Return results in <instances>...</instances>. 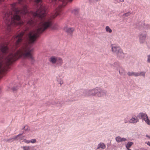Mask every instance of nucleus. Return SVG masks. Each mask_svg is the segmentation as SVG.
Listing matches in <instances>:
<instances>
[{
    "label": "nucleus",
    "mask_w": 150,
    "mask_h": 150,
    "mask_svg": "<svg viewBox=\"0 0 150 150\" xmlns=\"http://www.w3.org/2000/svg\"><path fill=\"white\" fill-rule=\"evenodd\" d=\"M96 88L85 91L83 92V95L85 96H96Z\"/></svg>",
    "instance_id": "obj_5"
},
{
    "label": "nucleus",
    "mask_w": 150,
    "mask_h": 150,
    "mask_svg": "<svg viewBox=\"0 0 150 150\" xmlns=\"http://www.w3.org/2000/svg\"><path fill=\"white\" fill-rule=\"evenodd\" d=\"M106 31L108 32L109 33H111L112 32V30L110 28L109 26H107L105 27Z\"/></svg>",
    "instance_id": "obj_21"
},
{
    "label": "nucleus",
    "mask_w": 150,
    "mask_h": 150,
    "mask_svg": "<svg viewBox=\"0 0 150 150\" xmlns=\"http://www.w3.org/2000/svg\"><path fill=\"white\" fill-rule=\"evenodd\" d=\"M64 29L66 32L70 35H71L75 30L74 28H67V27L65 28Z\"/></svg>",
    "instance_id": "obj_11"
},
{
    "label": "nucleus",
    "mask_w": 150,
    "mask_h": 150,
    "mask_svg": "<svg viewBox=\"0 0 150 150\" xmlns=\"http://www.w3.org/2000/svg\"><path fill=\"white\" fill-rule=\"evenodd\" d=\"M127 149V150H131L130 149H129V148H128V149Z\"/></svg>",
    "instance_id": "obj_42"
},
{
    "label": "nucleus",
    "mask_w": 150,
    "mask_h": 150,
    "mask_svg": "<svg viewBox=\"0 0 150 150\" xmlns=\"http://www.w3.org/2000/svg\"><path fill=\"white\" fill-rule=\"evenodd\" d=\"M131 14V13L130 12H128L124 14L122 16H124L125 17H128Z\"/></svg>",
    "instance_id": "obj_22"
},
{
    "label": "nucleus",
    "mask_w": 150,
    "mask_h": 150,
    "mask_svg": "<svg viewBox=\"0 0 150 150\" xmlns=\"http://www.w3.org/2000/svg\"><path fill=\"white\" fill-rule=\"evenodd\" d=\"M146 72L145 71H141L138 72H130L128 71L127 74L129 76L137 77L139 76H142L145 77Z\"/></svg>",
    "instance_id": "obj_6"
},
{
    "label": "nucleus",
    "mask_w": 150,
    "mask_h": 150,
    "mask_svg": "<svg viewBox=\"0 0 150 150\" xmlns=\"http://www.w3.org/2000/svg\"><path fill=\"white\" fill-rule=\"evenodd\" d=\"M137 121V117H133L132 118L129 120V122L130 123H136Z\"/></svg>",
    "instance_id": "obj_18"
},
{
    "label": "nucleus",
    "mask_w": 150,
    "mask_h": 150,
    "mask_svg": "<svg viewBox=\"0 0 150 150\" xmlns=\"http://www.w3.org/2000/svg\"><path fill=\"white\" fill-rule=\"evenodd\" d=\"M28 127L27 125L24 126L22 129H24L25 131H27L28 130Z\"/></svg>",
    "instance_id": "obj_29"
},
{
    "label": "nucleus",
    "mask_w": 150,
    "mask_h": 150,
    "mask_svg": "<svg viewBox=\"0 0 150 150\" xmlns=\"http://www.w3.org/2000/svg\"><path fill=\"white\" fill-rule=\"evenodd\" d=\"M147 62L148 63H150V54L147 55Z\"/></svg>",
    "instance_id": "obj_28"
},
{
    "label": "nucleus",
    "mask_w": 150,
    "mask_h": 150,
    "mask_svg": "<svg viewBox=\"0 0 150 150\" xmlns=\"http://www.w3.org/2000/svg\"><path fill=\"white\" fill-rule=\"evenodd\" d=\"M52 29L55 30L56 29V27H52Z\"/></svg>",
    "instance_id": "obj_38"
},
{
    "label": "nucleus",
    "mask_w": 150,
    "mask_h": 150,
    "mask_svg": "<svg viewBox=\"0 0 150 150\" xmlns=\"http://www.w3.org/2000/svg\"><path fill=\"white\" fill-rule=\"evenodd\" d=\"M119 71V74L121 76H124L125 75L126 72L125 69L121 66L117 70Z\"/></svg>",
    "instance_id": "obj_12"
},
{
    "label": "nucleus",
    "mask_w": 150,
    "mask_h": 150,
    "mask_svg": "<svg viewBox=\"0 0 150 150\" xmlns=\"http://www.w3.org/2000/svg\"><path fill=\"white\" fill-rule=\"evenodd\" d=\"M134 143L132 142H128L126 145V148L127 149L129 148Z\"/></svg>",
    "instance_id": "obj_19"
},
{
    "label": "nucleus",
    "mask_w": 150,
    "mask_h": 150,
    "mask_svg": "<svg viewBox=\"0 0 150 150\" xmlns=\"http://www.w3.org/2000/svg\"><path fill=\"white\" fill-rule=\"evenodd\" d=\"M96 96L99 97L105 95L107 93L105 90L98 88H96Z\"/></svg>",
    "instance_id": "obj_8"
},
{
    "label": "nucleus",
    "mask_w": 150,
    "mask_h": 150,
    "mask_svg": "<svg viewBox=\"0 0 150 150\" xmlns=\"http://www.w3.org/2000/svg\"><path fill=\"white\" fill-rule=\"evenodd\" d=\"M63 103L62 102L57 101L54 103L53 104L56 105L58 108H60L62 106Z\"/></svg>",
    "instance_id": "obj_15"
},
{
    "label": "nucleus",
    "mask_w": 150,
    "mask_h": 150,
    "mask_svg": "<svg viewBox=\"0 0 150 150\" xmlns=\"http://www.w3.org/2000/svg\"><path fill=\"white\" fill-rule=\"evenodd\" d=\"M136 27L139 30L143 29L148 30L150 29V24L145 23L143 22H139L137 23Z\"/></svg>",
    "instance_id": "obj_4"
},
{
    "label": "nucleus",
    "mask_w": 150,
    "mask_h": 150,
    "mask_svg": "<svg viewBox=\"0 0 150 150\" xmlns=\"http://www.w3.org/2000/svg\"><path fill=\"white\" fill-rule=\"evenodd\" d=\"M111 46L112 52L116 54L117 58L122 59L124 57V54L119 46L115 44H112Z\"/></svg>",
    "instance_id": "obj_2"
},
{
    "label": "nucleus",
    "mask_w": 150,
    "mask_h": 150,
    "mask_svg": "<svg viewBox=\"0 0 150 150\" xmlns=\"http://www.w3.org/2000/svg\"><path fill=\"white\" fill-rule=\"evenodd\" d=\"M18 3L23 6L21 10L18 9L16 7V4L11 5V10L8 11L5 13L4 17V22L6 25L7 31H11V27L16 25H24L23 31L11 38V42H13L15 47L20 45H23L20 49L16 52L10 53L8 56H3L2 58L5 60L7 65H9L17 59L21 55L25 57L30 59L32 62H34L32 55V49L30 47L31 43H33L38 37V34L41 33L52 24V19L59 14L61 11V6L56 9L54 14L49 16H46V7L40 4V6L36 12L32 13V18L26 22H24L21 18V16L24 17L29 15L28 11V6L26 5V0H18Z\"/></svg>",
    "instance_id": "obj_1"
},
{
    "label": "nucleus",
    "mask_w": 150,
    "mask_h": 150,
    "mask_svg": "<svg viewBox=\"0 0 150 150\" xmlns=\"http://www.w3.org/2000/svg\"><path fill=\"white\" fill-rule=\"evenodd\" d=\"M147 35V32L145 30L142 31L139 33L138 37L140 44H143L145 42Z\"/></svg>",
    "instance_id": "obj_3"
},
{
    "label": "nucleus",
    "mask_w": 150,
    "mask_h": 150,
    "mask_svg": "<svg viewBox=\"0 0 150 150\" xmlns=\"http://www.w3.org/2000/svg\"><path fill=\"white\" fill-rule=\"evenodd\" d=\"M35 1L36 3L39 4L41 2V0H35Z\"/></svg>",
    "instance_id": "obj_35"
},
{
    "label": "nucleus",
    "mask_w": 150,
    "mask_h": 150,
    "mask_svg": "<svg viewBox=\"0 0 150 150\" xmlns=\"http://www.w3.org/2000/svg\"><path fill=\"white\" fill-rule=\"evenodd\" d=\"M30 142L32 143H34L36 142V139H33L30 140Z\"/></svg>",
    "instance_id": "obj_27"
},
{
    "label": "nucleus",
    "mask_w": 150,
    "mask_h": 150,
    "mask_svg": "<svg viewBox=\"0 0 150 150\" xmlns=\"http://www.w3.org/2000/svg\"><path fill=\"white\" fill-rule=\"evenodd\" d=\"M49 61L52 64H54L56 63L57 62V58H56L54 57H52L50 58Z\"/></svg>",
    "instance_id": "obj_17"
},
{
    "label": "nucleus",
    "mask_w": 150,
    "mask_h": 150,
    "mask_svg": "<svg viewBox=\"0 0 150 150\" xmlns=\"http://www.w3.org/2000/svg\"><path fill=\"white\" fill-rule=\"evenodd\" d=\"M57 80L61 85L63 83V81L61 79L58 78L57 79Z\"/></svg>",
    "instance_id": "obj_24"
},
{
    "label": "nucleus",
    "mask_w": 150,
    "mask_h": 150,
    "mask_svg": "<svg viewBox=\"0 0 150 150\" xmlns=\"http://www.w3.org/2000/svg\"><path fill=\"white\" fill-rule=\"evenodd\" d=\"M124 1V0H121V2H123Z\"/></svg>",
    "instance_id": "obj_41"
},
{
    "label": "nucleus",
    "mask_w": 150,
    "mask_h": 150,
    "mask_svg": "<svg viewBox=\"0 0 150 150\" xmlns=\"http://www.w3.org/2000/svg\"><path fill=\"white\" fill-rule=\"evenodd\" d=\"M111 65L115 68L117 70L118 69H118L120 66H121L120 64L117 62H115L113 64H111Z\"/></svg>",
    "instance_id": "obj_13"
},
{
    "label": "nucleus",
    "mask_w": 150,
    "mask_h": 150,
    "mask_svg": "<svg viewBox=\"0 0 150 150\" xmlns=\"http://www.w3.org/2000/svg\"><path fill=\"white\" fill-rule=\"evenodd\" d=\"M57 62L58 64H60V65L62 64L63 63L62 59L60 58H57Z\"/></svg>",
    "instance_id": "obj_20"
},
{
    "label": "nucleus",
    "mask_w": 150,
    "mask_h": 150,
    "mask_svg": "<svg viewBox=\"0 0 150 150\" xmlns=\"http://www.w3.org/2000/svg\"><path fill=\"white\" fill-rule=\"evenodd\" d=\"M23 133H24V132H23L22 133L20 134H18V135L13 137L11 138H9V139H4V140L6 142L11 143V142L14 141L18 140V138L20 136L22 135Z\"/></svg>",
    "instance_id": "obj_10"
},
{
    "label": "nucleus",
    "mask_w": 150,
    "mask_h": 150,
    "mask_svg": "<svg viewBox=\"0 0 150 150\" xmlns=\"http://www.w3.org/2000/svg\"><path fill=\"white\" fill-rule=\"evenodd\" d=\"M17 88L15 87H13L12 88V90L13 92H14L16 91L17 89Z\"/></svg>",
    "instance_id": "obj_31"
},
{
    "label": "nucleus",
    "mask_w": 150,
    "mask_h": 150,
    "mask_svg": "<svg viewBox=\"0 0 150 150\" xmlns=\"http://www.w3.org/2000/svg\"><path fill=\"white\" fill-rule=\"evenodd\" d=\"M79 9H75L72 11V12L78 18H79Z\"/></svg>",
    "instance_id": "obj_14"
},
{
    "label": "nucleus",
    "mask_w": 150,
    "mask_h": 150,
    "mask_svg": "<svg viewBox=\"0 0 150 150\" xmlns=\"http://www.w3.org/2000/svg\"><path fill=\"white\" fill-rule=\"evenodd\" d=\"M145 143L149 145V146H150V142H146Z\"/></svg>",
    "instance_id": "obj_37"
},
{
    "label": "nucleus",
    "mask_w": 150,
    "mask_h": 150,
    "mask_svg": "<svg viewBox=\"0 0 150 150\" xmlns=\"http://www.w3.org/2000/svg\"><path fill=\"white\" fill-rule=\"evenodd\" d=\"M120 139H121V137L119 136L115 138L117 142H120Z\"/></svg>",
    "instance_id": "obj_26"
},
{
    "label": "nucleus",
    "mask_w": 150,
    "mask_h": 150,
    "mask_svg": "<svg viewBox=\"0 0 150 150\" xmlns=\"http://www.w3.org/2000/svg\"><path fill=\"white\" fill-rule=\"evenodd\" d=\"M23 141L24 142L26 143L27 144H28L30 143V140H28L26 139H24Z\"/></svg>",
    "instance_id": "obj_33"
},
{
    "label": "nucleus",
    "mask_w": 150,
    "mask_h": 150,
    "mask_svg": "<svg viewBox=\"0 0 150 150\" xmlns=\"http://www.w3.org/2000/svg\"><path fill=\"white\" fill-rule=\"evenodd\" d=\"M144 150H146V149H144Z\"/></svg>",
    "instance_id": "obj_43"
},
{
    "label": "nucleus",
    "mask_w": 150,
    "mask_h": 150,
    "mask_svg": "<svg viewBox=\"0 0 150 150\" xmlns=\"http://www.w3.org/2000/svg\"><path fill=\"white\" fill-rule=\"evenodd\" d=\"M137 117L140 119H143L148 125H150L149 120L146 114L143 112L140 113L138 115Z\"/></svg>",
    "instance_id": "obj_7"
},
{
    "label": "nucleus",
    "mask_w": 150,
    "mask_h": 150,
    "mask_svg": "<svg viewBox=\"0 0 150 150\" xmlns=\"http://www.w3.org/2000/svg\"><path fill=\"white\" fill-rule=\"evenodd\" d=\"M74 100H72V99H68L66 101L67 102H73V101H74Z\"/></svg>",
    "instance_id": "obj_30"
},
{
    "label": "nucleus",
    "mask_w": 150,
    "mask_h": 150,
    "mask_svg": "<svg viewBox=\"0 0 150 150\" xmlns=\"http://www.w3.org/2000/svg\"><path fill=\"white\" fill-rule=\"evenodd\" d=\"M4 0H0V4H1L2 2L4 1Z\"/></svg>",
    "instance_id": "obj_40"
},
{
    "label": "nucleus",
    "mask_w": 150,
    "mask_h": 150,
    "mask_svg": "<svg viewBox=\"0 0 150 150\" xmlns=\"http://www.w3.org/2000/svg\"><path fill=\"white\" fill-rule=\"evenodd\" d=\"M106 147L105 145L103 143H100L98 146L97 149L101 148L102 149H105Z\"/></svg>",
    "instance_id": "obj_16"
},
{
    "label": "nucleus",
    "mask_w": 150,
    "mask_h": 150,
    "mask_svg": "<svg viewBox=\"0 0 150 150\" xmlns=\"http://www.w3.org/2000/svg\"><path fill=\"white\" fill-rule=\"evenodd\" d=\"M8 48L6 46L3 45H0V52L1 53L5 54L8 53Z\"/></svg>",
    "instance_id": "obj_9"
},
{
    "label": "nucleus",
    "mask_w": 150,
    "mask_h": 150,
    "mask_svg": "<svg viewBox=\"0 0 150 150\" xmlns=\"http://www.w3.org/2000/svg\"><path fill=\"white\" fill-rule=\"evenodd\" d=\"M146 137H148L150 139V136L148 135L147 134H146Z\"/></svg>",
    "instance_id": "obj_39"
},
{
    "label": "nucleus",
    "mask_w": 150,
    "mask_h": 150,
    "mask_svg": "<svg viewBox=\"0 0 150 150\" xmlns=\"http://www.w3.org/2000/svg\"><path fill=\"white\" fill-rule=\"evenodd\" d=\"M21 135L18 138V139H20V140H22L23 139V137H21Z\"/></svg>",
    "instance_id": "obj_34"
},
{
    "label": "nucleus",
    "mask_w": 150,
    "mask_h": 150,
    "mask_svg": "<svg viewBox=\"0 0 150 150\" xmlns=\"http://www.w3.org/2000/svg\"><path fill=\"white\" fill-rule=\"evenodd\" d=\"M115 3H119L121 2V0H115Z\"/></svg>",
    "instance_id": "obj_36"
},
{
    "label": "nucleus",
    "mask_w": 150,
    "mask_h": 150,
    "mask_svg": "<svg viewBox=\"0 0 150 150\" xmlns=\"http://www.w3.org/2000/svg\"><path fill=\"white\" fill-rule=\"evenodd\" d=\"M126 140V139L125 138H121V139L120 140V142H125Z\"/></svg>",
    "instance_id": "obj_32"
},
{
    "label": "nucleus",
    "mask_w": 150,
    "mask_h": 150,
    "mask_svg": "<svg viewBox=\"0 0 150 150\" xmlns=\"http://www.w3.org/2000/svg\"><path fill=\"white\" fill-rule=\"evenodd\" d=\"M30 147V146H23L22 148L23 150H29Z\"/></svg>",
    "instance_id": "obj_25"
},
{
    "label": "nucleus",
    "mask_w": 150,
    "mask_h": 150,
    "mask_svg": "<svg viewBox=\"0 0 150 150\" xmlns=\"http://www.w3.org/2000/svg\"><path fill=\"white\" fill-rule=\"evenodd\" d=\"M3 69V63L1 62H0V73L1 72Z\"/></svg>",
    "instance_id": "obj_23"
}]
</instances>
